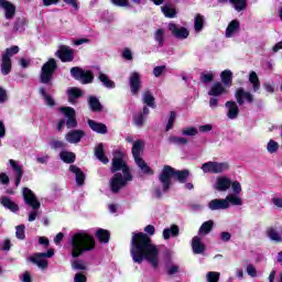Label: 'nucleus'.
Segmentation results:
<instances>
[{
  "label": "nucleus",
  "mask_w": 282,
  "mask_h": 282,
  "mask_svg": "<svg viewBox=\"0 0 282 282\" xmlns=\"http://www.w3.org/2000/svg\"><path fill=\"white\" fill-rule=\"evenodd\" d=\"M130 256L132 257L133 263L141 265L143 261H147L154 270L160 268V248L144 232H132Z\"/></svg>",
  "instance_id": "f257e3e1"
},
{
  "label": "nucleus",
  "mask_w": 282,
  "mask_h": 282,
  "mask_svg": "<svg viewBox=\"0 0 282 282\" xmlns=\"http://www.w3.org/2000/svg\"><path fill=\"white\" fill-rule=\"evenodd\" d=\"M117 171H122V173ZM111 172L116 173L109 182L111 193H120V189L133 180L129 166L124 163V154L120 151L113 153Z\"/></svg>",
  "instance_id": "f03ea898"
},
{
  "label": "nucleus",
  "mask_w": 282,
  "mask_h": 282,
  "mask_svg": "<svg viewBox=\"0 0 282 282\" xmlns=\"http://www.w3.org/2000/svg\"><path fill=\"white\" fill-rule=\"evenodd\" d=\"M95 248L96 239L85 231L75 232L68 238V250L73 259L80 257L83 252H91Z\"/></svg>",
  "instance_id": "7ed1b4c3"
},
{
  "label": "nucleus",
  "mask_w": 282,
  "mask_h": 282,
  "mask_svg": "<svg viewBox=\"0 0 282 282\" xmlns=\"http://www.w3.org/2000/svg\"><path fill=\"white\" fill-rule=\"evenodd\" d=\"M176 177V180L180 182V184H186V180L191 177V171L188 170H175L170 165H164L160 175L159 181L162 185L163 193H169L171 188V177Z\"/></svg>",
  "instance_id": "20e7f679"
},
{
  "label": "nucleus",
  "mask_w": 282,
  "mask_h": 282,
  "mask_svg": "<svg viewBox=\"0 0 282 282\" xmlns=\"http://www.w3.org/2000/svg\"><path fill=\"white\" fill-rule=\"evenodd\" d=\"M22 195L24 197V202L26 204V206H30L33 210H31L29 213V221H36V217H40L41 215V210H39V208H41V202H39V199L36 198V195H34V192H32V189L24 187L22 189Z\"/></svg>",
  "instance_id": "39448f33"
},
{
  "label": "nucleus",
  "mask_w": 282,
  "mask_h": 282,
  "mask_svg": "<svg viewBox=\"0 0 282 282\" xmlns=\"http://www.w3.org/2000/svg\"><path fill=\"white\" fill-rule=\"evenodd\" d=\"M142 140L134 141L132 145V155L134 159L135 164L139 166V169L142 171V173H145L147 175H153V170L149 167L147 162L140 158V154L142 153V147H143Z\"/></svg>",
  "instance_id": "423d86ee"
},
{
  "label": "nucleus",
  "mask_w": 282,
  "mask_h": 282,
  "mask_svg": "<svg viewBox=\"0 0 282 282\" xmlns=\"http://www.w3.org/2000/svg\"><path fill=\"white\" fill-rule=\"evenodd\" d=\"M56 59L50 58L41 69L40 80L43 85H50L52 87V76L56 72Z\"/></svg>",
  "instance_id": "0eeeda50"
},
{
  "label": "nucleus",
  "mask_w": 282,
  "mask_h": 282,
  "mask_svg": "<svg viewBox=\"0 0 282 282\" xmlns=\"http://www.w3.org/2000/svg\"><path fill=\"white\" fill-rule=\"evenodd\" d=\"M54 257V249H50L47 252H37L34 256L29 258V261L31 263H34V265H37L40 270H47L50 262L47 259H52Z\"/></svg>",
  "instance_id": "6e6552de"
},
{
  "label": "nucleus",
  "mask_w": 282,
  "mask_h": 282,
  "mask_svg": "<svg viewBox=\"0 0 282 282\" xmlns=\"http://www.w3.org/2000/svg\"><path fill=\"white\" fill-rule=\"evenodd\" d=\"M200 169L203 173H212L214 175H217L219 173L228 171V169H230V165L227 162L209 161L204 163Z\"/></svg>",
  "instance_id": "1a4fd4ad"
},
{
  "label": "nucleus",
  "mask_w": 282,
  "mask_h": 282,
  "mask_svg": "<svg viewBox=\"0 0 282 282\" xmlns=\"http://www.w3.org/2000/svg\"><path fill=\"white\" fill-rule=\"evenodd\" d=\"M70 76L75 78V80H79L83 85H89V83H94V74L91 70H85L80 67L70 68Z\"/></svg>",
  "instance_id": "9d476101"
},
{
  "label": "nucleus",
  "mask_w": 282,
  "mask_h": 282,
  "mask_svg": "<svg viewBox=\"0 0 282 282\" xmlns=\"http://www.w3.org/2000/svg\"><path fill=\"white\" fill-rule=\"evenodd\" d=\"M167 30L171 32L172 36L174 39H177L178 41H184L188 39L191 31L186 26H182L180 24L170 23L167 25Z\"/></svg>",
  "instance_id": "9b49d317"
},
{
  "label": "nucleus",
  "mask_w": 282,
  "mask_h": 282,
  "mask_svg": "<svg viewBox=\"0 0 282 282\" xmlns=\"http://www.w3.org/2000/svg\"><path fill=\"white\" fill-rule=\"evenodd\" d=\"M61 113H64L66 120L67 129H76L78 127V121H76V110L72 107H61Z\"/></svg>",
  "instance_id": "f8f14e48"
},
{
  "label": "nucleus",
  "mask_w": 282,
  "mask_h": 282,
  "mask_svg": "<svg viewBox=\"0 0 282 282\" xmlns=\"http://www.w3.org/2000/svg\"><path fill=\"white\" fill-rule=\"evenodd\" d=\"M55 56L62 61V63H72L74 61V50L67 45H59L55 52Z\"/></svg>",
  "instance_id": "ddd939ff"
},
{
  "label": "nucleus",
  "mask_w": 282,
  "mask_h": 282,
  "mask_svg": "<svg viewBox=\"0 0 282 282\" xmlns=\"http://www.w3.org/2000/svg\"><path fill=\"white\" fill-rule=\"evenodd\" d=\"M235 98L240 106L246 105V102H248V105H252L254 102V95L243 89V87L236 90Z\"/></svg>",
  "instance_id": "4468645a"
},
{
  "label": "nucleus",
  "mask_w": 282,
  "mask_h": 282,
  "mask_svg": "<svg viewBox=\"0 0 282 282\" xmlns=\"http://www.w3.org/2000/svg\"><path fill=\"white\" fill-rule=\"evenodd\" d=\"M0 8L4 11V19L8 21H12L14 19V14H17V7L8 1V0H0Z\"/></svg>",
  "instance_id": "2eb2a0df"
},
{
  "label": "nucleus",
  "mask_w": 282,
  "mask_h": 282,
  "mask_svg": "<svg viewBox=\"0 0 282 282\" xmlns=\"http://www.w3.org/2000/svg\"><path fill=\"white\" fill-rule=\"evenodd\" d=\"M140 78V73L138 72H133L130 74L129 85L132 96H137L138 91H140L142 87V80Z\"/></svg>",
  "instance_id": "dca6fc26"
},
{
  "label": "nucleus",
  "mask_w": 282,
  "mask_h": 282,
  "mask_svg": "<svg viewBox=\"0 0 282 282\" xmlns=\"http://www.w3.org/2000/svg\"><path fill=\"white\" fill-rule=\"evenodd\" d=\"M232 186V181L228 176H219L216 178L214 188L220 193H226Z\"/></svg>",
  "instance_id": "f3484780"
},
{
  "label": "nucleus",
  "mask_w": 282,
  "mask_h": 282,
  "mask_svg": "<svg viewBox=\"0 0 282 282\" xmlns=\"http://www.w3.org/2000/svg\"><path fill=\"white\" fill-rule=\"evenodd\" d=\"M83 138H85V131L83 130H72L65 135L66 142H69V144H78Z\"/></svg>",
  "instance_id": "a211bd4d"
},
{
  "label": "nucleus",
  "mask_w": 282,
  "mask_h": 282,
  "mask_svg": "<svg viewBox=\"0 0 282 282\" xmlns=\"http://www.w3.org/2000/svg\"><path fill=\"white\" fill-rule=\"evenodd\" d=\"M209 210H228L226 198H215L208 203Z\"/></svg>",
  "instance_id": "6ab92c4d"
},
{
  "label": "nucleus",
  "mask_w": 282,
  "mask_h": 282,
  "mask_svg": "<svg viewBox=\"0 0 282 282\" xmlns=\"http://www.w3.org/2000/svg\"><path fill=\"white\" fill-rule=\"evenodd\" d=\"M192 250L194 254H204L206 252V245L202 241V237L195 236L192 239Z\"/></svg>",
  "instance_id": "aec40b11"
},
{
  "label": "nucleus",
  "mask_w": 282,
  "mask_h": 282,
  "mask_svg": "<svg viewBox=\"0 0 282 282\" xmlns=\"http://www.w3.org/2000/svg\"><path fill=\"white\" fill-rule=\"evenodd\" d=\"M224 94H228V90L226 89V87H224V84H221V82L214 83L208 90V96L217 98H219V96H224Z\"/></svg>",
  "instance_id": "412c9836"
},
{
  "label": "nucleus",
  "mask_w": 282,
  "mask_h": 282,
  "mask_svg": "<svg viewBox=\"0 0 282 282\" xmlns=\"http://www.w3.org/2000/svg\"><path fill=\"white\" fill-rule=\"evenodd\" d=\"M239 30H241V24L239 23V20H232L225 31L226 39H232V36L237 35Z\"/></svg>",
  "instance_id": "4be33fe9"
},
{
  "label": "nucleus",
  "mask_w": 282,
  "mask_h": 282,
  "mask_svg": "<svg viewBox=\"0 0 282 282\" xmlns=\"http://www.w3.org/2000/svg\"><path fill=\"white\" fill-rule=\"evenodd\" d=\"M9 164L15 173V186H19V184H21V180H23V165H20L19 162L12 159L9 160Z\"/></svg>",
  "instance_id": "5701e85b"
},
{
  "label": "nucleus",
  "mask_w": 282,
  "mask_h": 282,
  "mask_svg": "<svg viewBox=\"0 0 282 282\" xmlns=\"http://www.w3.org/2000/svg\"><path fill=\"white\" fill-rule=\"evenodd\" d=\"M162 237L165 241H169L171 237H180V226L171 225L170 227H166L165 229H163Z\"/></svg>",
  "instance_id": "b1692460"
},
{
  "label": "nucleus",
  "mask_w": 282,
  "mask_h": 282,
  "mask_svg": "<svg viewBox=\"0 0 282 282\" xmlns=\"http://www.w3.org/2000/svg\"><path fill=\"white\" fill-rule=\"evenodd\" d=\"M225 107L227 109V118H229V120H235V118L239 116V106H237L236 101H227Z\"/></svg>",
  "instance_id": "393cba45"
},
{
  "label": "nucleus",
  "mask_w": 282,
  "mask_h": 282,
  "mask_svg": "<svg viewBox=\"0 0 282 282\" xmlns=\"http://www.w3.org/2000/svg\"><path fill=\"white\" fill-rule=\"evenodd\" d=\"M150 110L149 107H143V111L139 112L137 115L133 116V123L135 124V127H144V120H147V116H149Z\"/></svg>",
  "instance_id": "a878e982"
},
{
  "label": "nucleus",
  "mask_w": 282,
  "mask_h": 282,
  "mask_svg": "<svg viewBox=\"0 0 282 282\" xmlns=\"http://www.w3.org/2000/svg\"><path fill=\"white\" fill-rule=\"evenodd\" d=\"M0 204H2V206L8 210H11V213H19V205L12 202V199H10L8 196H1Z\"/></svg>",
  "instance_id": "bb28decb"
},
{
  "label": "nucleus",
  "mask_w": 282,
  "mask_h": 282,
  "mask_svg": "<svg viewBox=\"0 0 282 282\" xmlns=\"http://www.w3.org/2000/svg\"><path fill=\"white\" fill-rule=\"evenodd\" d=\"M70 173L75 174V181L77 186H83L85 184V173L80 171V169L76 165L69 166Z\"/></svg>",
  "instance_id": "cd10ccee"
},
{
  "label": "nucleus",
  "mask_w": 282,
  "mask_h": 282,
  "mask_svg": "<svg viewBox=\"0 0 282 282\" xmlns=\"http://www.w3.org/2000/svg\"><path fill=\"white\" fill-rule=\"evenodd\" d=\"M267 237L270 241H274V243H282V236L274 227H268L265 230Z\"/></svg>",
  "instance_id": "c85d7f7f"
},
{
  "label": "nucleus",
  "mask_w": 282,
  "mask_h": 282,
  "mask_svg": "<svg viewBox=\"0 0 282 282\" xmlns=\"http://www.w3.org/2000/svg\"><path fill=\"white\" fill-rule=\"evenodd\" d=\"M95 158H97V160L102 164H109V159L105 155V145L102 143H99L95 148Z\"/></svg>",
  "instance_id": "c756f323"
},
{
  "label": "nucleus",
  "mask_w": 282,
  "mask_h": 282,
  "mask_svg": "<svg viewBox=\"0 0 282 282\" xmlns=\"http://www.w3.org/2000/svg\"><path fill=\"white\" fill-rule=\"evenodd\" d=\"M88 127L91 129V131H95V133L105 134L107 133V126L105 123L96 122L94 120H88Z\"/></svg>",
  "instance_id": "7c9ffc66"
},
{
  "label": "nucleus",
  "mask_w": 282,
  "mask_h": 282,
  "mask_svg": "<svg viewBox=\"0 0 282 282\" xmlns=\"http://www.w3.org/2000/svg\"><path fill=\"white\" fill-rule=\"evenodd\" d=\"M67 94L68 102H70V105H76V100L83 96V90L77 87H73L67 90Z\"/></svg>",
  "instance_id": "2f4dec72"
},
{
  "label": "nucleus",
  "mask_w": 282,
  "mask_h": 282,
  "mask_svg": "<svg viewBox=\"0 0 282 282\" xmlns=\"http://www.w3.org/2000/svg\"><path fill=\"white\" fill-rule=\"evenodd\" d=\"M98 80L106 89H116V82L109 79V76L105 73H99Z\"/></svg>",
  "instance_id": "473e14b6"
},
{
  "label": "nucleus",
  "mask_w": 282,
  "mask_h": 282,
  "mask_svg": "<svg viewBox=\"0 0 282 282\" xmlns=\"http://www.w3.org/2000/svg\"><path fill=\"white\" fill-rule=\"evenodd\" d=\"M225 202H227L228 208H230V206H243V199L236 194L227 195Z\"/></svg>",
  "instance_id": "72a5a7b5"
},
{
  "label": "nucleus",
  "mask_w": 282,
  "mask_h": 282,
  "mask_svg": "<svg viewBox=\"0 0 282 282\" xmlns=\"http://www.w3.org/2000/svg\"><path fill=\"white\" fill-rule=\"evenodd\" d=\"M12 72V59H10L7 56H2V62H1V74L3 76H8Z\"/></svg>",
  "instance_id": "f704fd0d"
},
{
  "label": "nucleus",
  "mask_w": 282,
  "mask_h": 282,
  "mask_svg": "<svg viewBox=\"0 0 282 282\" xmlns=\"http://www.w3.org/2000/svg\"><path fill=\"white\" fill-rule=\"evenodd\" d=\"M220 79L223 85L225 87H230L232 85V70L230 69H225L220 73Z\"/></svg>",
  "instance_id": "c9c22d12"
},
{
  "label": "nucleus",
  "mask_w": 282,
  "mask_h": 282,
  "mask_svg": "<svg viewBox=\"0 0 282 282\" xmlns=\"http://www.w3.org/2000/svg\"><path fill=\"white\" fill-rule=\"evenodd\" d=\"M213 226H215V223L213 220H207L203 223V225L198 229V235L200 237H206V235H209V232L213 230Z\"/></svg>",
  "instance_id": "e433bc0d"
},
{
  "label": "nucleus",
  "mask_w": 282,
  "mask_h": 282,
  "mask_svg": "<svg viewBox=\"0 0 282 282\" xmlns=\"http://www.w3.org/2000/svg\"><path fill=\"white\" fill-rule=\"evenodd\" d=\"M59 158L62 162H65L66 164H74L76 162V154L68 151H62L59 153Z\"/></svg>",
  "instance_id": "4c0bfd02"
},
{
  "label": "nucleus",
  "mask_w": 282,
  "mask_h": 282,
  "mask_svg": "<svg viewBox=\"0 0 282 282\" xmlns=\"http://www.w3.org/2000/svg\"><path fill=\"white\" fill-rule=\"evenodd\" d=\"M142 101L144 102V105H148V107L155 109V97H153V94L151 91L147 90L145 93H143Z\"/></svg>",
  "instance_id": "58836bf2"
},
{
  "label": "nucleus",
  "mask_w": 282,
  "mask_h": 282,
  "mask_svg": "<svg viewBox=\"0 0 282 282\" xmlns=\"http://www.w3.org/2000/svg\"><path fill=\"white\" fill-rule=\"evenodd\" d=\"M166 32L164 29H158L154 32V41L158 43V47H164V39H165Z\"/></svg>",
  "instance_id": "ea45409f"
},
{
  "label": "nucleus",
  "mask_w": 282,
  "mask_h": 282,
  "mask_svg": "<svg viewBox=\"0 0 282 282\" xmlns=\"http://www.w3.org/2000/svg\"><path fill=\"white\" fill-rule=\"evenodd\" d=\"M96 237L100 243H109V231L106 229H98L96 232Z\"/></svg>",
  "instance_id": "a19ab883"
},
{
  "label": "nucleus",
  "mask_w": 282,
  "mask_h": 282,
  "mask_svg": "<svg viewBox=\"0 0 282 282\" xmlns=\"http://www.w3.org/2000/svg\"><path fill=\"white\" fill-rule=\"evenodd\" d=\"M249 83H251L253 91H259V89H261V83L259 82V76L256 72L250 73Z\"/></svg>",
  "instance_id": "79ce46f5"
},
{
  "label": "nucleus",
  "mask_w": 282,
  "mask_h": 282,
  "mask_svg": "<svg viewBox=\"0 0 282 282\" xmlns=\"http://www.w3.org/2000/svg\"><path fill=\"white\" fill-rule=\"evenodd\" d=\"M88 105L91 111H101L102 105H100V100H98L95 96H90L88 98Z\"/></svg>",
  "instance_id": "37998d69"
},
{
  "label": "nucleus",
  "mask_w": 282,
  "mask_h": 282,
  "mask_svg": "<svg viewBox=\"0 0 282 282\" xmlns=\"http://www.w3.org/2000/svg\"><path fill=\"white\" fill-rule=\"evenodd\" d=\"M236 12H243L248 8V0H231Z\"/></svg>",
  "instance_id": "c03bdc74"
},
{
  "label": "nucleus",
  "mask_w": 282,
  "mask_h": 282,
  "mask_svg": "<svg viewBox=\"0 0 282 282\" xmlns=\"http://www.w3.org/2000/svg\"><path fill=\"white\" fill-rule=\"evenodd\" d=\"M169 143L176 144L177 147H184L185 144H188V139L184 137L172 135L169 138Z\"/></svg>",
  "instance_id": "a18cd8bd"
},
{
  "label": "nucleus",
  "mask_w": 282,
  "mask_h": 282,
  "mask_svg": "<svg viewBox=\"0 0 282 282\" xmlns=\"http://www.w3.org/2000/svg\"><path fill=\"white\" fill-rule=\"evenodd\" d=\"M40 95L44 98V102L48 107H54V105H56V102L54 101V98H52V96L47 95V91H45V88H43V87L40 88Z\"/></svg>",
  "instance_id": "49530a36"
},
{
  "label": "nucleus",
  "mask_w": 282,
  "mask_h": 282,
  "mask_svg": "<svg viewBox=\"0 0 282 282\" xmlns=\"http://www.w3.org/2000/svg\"><path fill=\"white\" fill-rule=\"evenodd\" d=\"M25 25H28V21L23 18H18L14 22L13 30L15 32H23L25 30Z\"/></svg>",
  "instance_id": "de8ad7c7"
},
{
  "label": "nucleus",
  "mask_w": 282,
  "mask_h": 282,
  "mask_svg": "<svg viewBox=\"0 0 282 282\" xmlns=\"http://www.w3.org/2000/svg\"><path fill=\"white\" fill-rule=\"evenodd\" d=\"M194 30L195 32H202L204 30V17L197 14L194 19Z\"/></svg>",
  "instance_id": "09e8293b"
},
{
  "label": "nucleus",
  "mask_w": 282,
  "mask_h": 282,
  "mask_svg": "<svg viewBox=\"0 0 282 282\" xmlns=\"http://www.w3.org/2000/svg\"><path fill=\"white\" fill-rule=\"evenodd\" d=\"M175 118H177V115L175 113V111H171L165 127V131H171V129H173L175 124Z\"/></svg>",
  "instance_id": "8fccbe9b"
},
{
  "label": "nucleus",
  "mask_w": 282,
  "mask_h": 282,
  "mask_svg": "<svg viewBox=\"0 0 282 282\" xmlns=\"http://www.w3.org/2000/svg\"><path fill=\"white\" fill-rule=\"evenodd\" d=\"M19 46H11L6 50V52L2 54V56H6L7 58H12L15 54H19Z\"/></svg>",
  "instance_id": "3c124183"
},
{
  "label": "nucleus",
  "mask_w": 282,
  "mask_h": 282,
  "mask_svg": "<svg viewBox=\"0 0 282 282\" xmlns=\"http://www.w3.org/2000/svg\"><path fill=\"white\" fill-rule=\"evenodd\" d=\"M197 133H199V130H197V128L195 127H186V128H183L182 130V135L194 137V135H197Z\"/></svg>",
  "instance_id": "603ef678"
},
{
  "label": "nucleus",
  "mask_w": 282,
  "mask_h": 282,
  "mask_svg": "<svg viewBox=\"0 0 282 282\" xmlns=\"http://www.w3.org/2000/svg\"><path fill=\"white\" fill-rule=\"evenodd\" d=\"M268 153H276L279 151V142L270 140L267 144Z\"/></svg>",
  "instance_id": "864d4df0"
},
{
  "label": "nucleus",
  "mask_w": 282,
  "mask_h": 282,
  "mask_svg": "<svg viewBox=\"0 0 282 282\" xmlns=\"http://www.w3.org/2000/svg\"><path fill=\"white\" fill-rule=\"evenodd\" d=\"M219 276H220V273L215 271H209L206 274L207 282H219Z\"/></svg>",
  "instance_id": "5fc2aeb1"
},
{
  "label": "nucleus",
  "mask_w": 282,
  "mask_h": 282,
  "mask_svg": "<svg viewBox=\"0 0 282 282\" xmlns=\"http://www.w3.org/2000/svg\"><path fill=\"white\" fill-rule=\"evenodd\" d=\"M17 239H25V225H19L15 229Z\"/></svg>",
  "instance_id": "6e6d98bb"
},
{
  "label": "nucleus",
  "mask_w": 282,
  "mask_h": 282,
  "mask_svg": "<svg viewBox=\"0 0 282 282\" xmlns=\"http://www.w3.org/2000/svg\"><path fill=\"white\" fill-rule=\"evenodd\" d=\"M166 272L170 276H173V274L180 273V265L178 264L166 265Z\"/></svg>",
  "instance_id": "4d7b16f0"
},
{
  "label": "nucleus",
  "mask_w": 282,
  "mask_h": 282,
  "mask_svg": "<svg viewBox=\"0 0 282 282\" xmlns=\"http://www.w3.org/2000/svg\"><path fill=\"white\" fill-rule=\"evenodd\" d=\"M164 72H166V65L155 66L153 68V76H155V78H160Z\"/></svg>",
  "instance_id": "13d9d810"
},
{
  "label": "nucleus",
  "mask_w": 282,
  "mask_h": 282,
  "mask_svg": "<svg viewBox=\"0 0 282 282\" xmlns=\"http://www.w3.org/2000/svg\"><path fill=\"white\" fill-rule=\"evenodd\" d=\"M162 12L164 17H167L169 19H174L175 17V9L170 7H162Z\"/></svg>",
  "instance_id": "bf43d9fd"
},
{
  "label": "nucleus",
  "mask_w": 282,
  "mask_h": 282,
  "mask_svg": "<svg viewBox=\"0 0 282 282\" xmlns=\"http://www.w3.org/2000/svg\"><path fill=\"white\" fill-rule=\"evenodd\" d=\"M214 78H215V74L213 73H203L200 75L202 83H213Z\"/></svg>",
  "instance_id": "052dcab7"
},
{
  "label": "nucleus",
  "mask_w": 282,
  "mask_h": 282,
  "mask_svg": "<svg viewBox=\"0 0 282 282\" xmlns=\"http://www.w3.org/2000/svg\"><path fill=\"white\" fill-rule=\"evenodd\" d=\"M110 3L117 8H129V0H110Z\"/></svg>",
  "instance_id": "680f3d73"
},
{
  "label": "nucleus",
  "mask_w": 282,
  "mask_h": 282,
  "mask_svg": "<svg viewBox=\"0 0 282 282\" xmlns=\"http://www.w3.org/2000/svg\"><path fill=\"white\" fill-rule=\"evenodd\" d=\"M50 144H51V149H54V150L65 149V142H63V141L53 140V141H51Z\"/></svg>",
  "instance_id": "e2e57ef3"
},
{
  "label": "nucleus",
  "mask_w": 282,
  "mask_h": 282,
  "mask_svg": "<svg viewBox=\"0 0 282 282\" xmlns=\"http://www.w3.org/2000/svg\"><path fill=\"white\" fill-rule=\"evenodd\" d=\"M122 58L126 61H133V53L129 48L122 51Z\"/></svg>",
  "instance_id": "0e129e2a"
},
{
  "label": "nucleus",
  "mask_w": 282,
  "mask_h": 282,
  "mask_svg": "<svg viewBox=\"0 0 282 282\" xmlns=\"http://www.w3.org/2000/svg\"><path fill=\"white\" fill-rule=\"evenodd\" d=\"M247 273L249 274V276H252V279H254V276H257V268H254V265L252 264H248Z\"/></svg>",
  "instance_id": "69168bd1"
},
{
  "label": "nucleus",
  "mask_w": 282,
  "mask_h": 282,
  "mask_svg": "<svg viewBox=\"0 0 282 282\" xmlns=\"http://www.w3.org/2000/svg\"><path fill=\"white\" fill-rule=\"evenodd\" d=\"M231 188L234 193H236V195H239V193H241V183L235 181L234 183H231Z\"/></svg>",
  "instance_id": "338daca9"
},
{
  "label": "nucleus",
  "mask_w": 282,
  "mask_h": 282,
  "mask_svg": "<svg viewBox=\"0 0 282 282\" xmlns=\"http://www.w3.org/2000/svg\"><path fill=\"white\" fill-rule=\"evenodd\" d=\"M271 202L276 208H282V197L275 196L271 199Z\"/></svg>",
  "instance_id": "774afa93"
}]
</instances>
